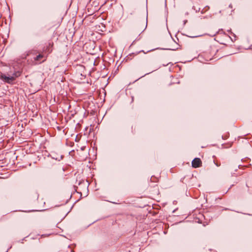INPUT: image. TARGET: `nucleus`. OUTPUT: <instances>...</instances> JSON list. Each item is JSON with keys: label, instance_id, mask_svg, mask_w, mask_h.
Masks as SVG:
<instances>
[{"label": "nucleus", "instance_id": "1", "mask_svg": "<svg viewBox=\"0 0 252 252\" xmlns=\"http://www.w3.org/2000/svg\"><path fill=\"white\" fill-rule=\"evenodd\" d=\"M20 74V72L16 71L14 73L12 76H6L5 74H1L0 76V78L6 83H11L14 81L16 78L19 77Z\"/></svg>", "mask_w": 252, "mask_h": 252}, {"label": "nucleus", "instance_id": "2", "mask_svg": "<svg viewBox=\"0 0 252 252\" xmlns=\"http://www.w3.org/2000/svg\"><path fill=\"white\" fill-rule=\"evenodd\" d=\"M201 161L199 158H194L192 161V166L194 168H197L200 166Z\"/></svg>", "mask_w": 252, "mask_h": 252}, {"label": "nucleus", "instance_id": "3", "mask_svg": "<svg viewBox=\"0 0 252 252\" xmlns=\"http://www.w3.org/2000/svg\"><path fill=\"white\" fill-rule=\"evenodd\" d=\"M42 55H39L37 56L36 57L35 60H39V59H40V58H42Z\"/></svg>", "mask_w": 252, "mask_h": 252}]
</instances>
